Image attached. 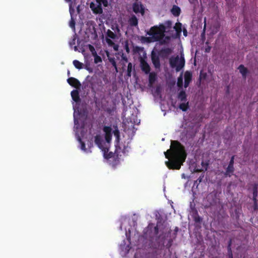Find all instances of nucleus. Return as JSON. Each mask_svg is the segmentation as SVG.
I'll use <instances>...</instances> for the list:
<instances>
[{
	"mask_svg": "<svg viewBox=\"0 0 258 258\" xmlns=\"http://www.w3.org/2000/svg\"><path fill=\"white\" fill-rule=\"evenodd\" d=\"M129 23L132 26H137L138 25L137 18L135 16H132L129 20Z\"/></svg>",
	"mask_w": 258,
	"mask_h": 258,
	"instance_id": "obj_18",
	"label": "nucleus"
},
{
	"mask_svg": "<svg viewBox=\"0 0 258 258\" xmlns=\"http://www.w3.org/2000/svg\"><path fill=\"white\" fill-rule=\"evenodd\" d=\"M195 221L196 222H200L201 219L200 217H198V218H196Z\"/></svg>",
	"mask_w": 258,
	"mask_h": 258,
	"instance_id": "obj_37",
	"label": "nucleus"
},
{
	"mask_svg": "<svg viewBox=\"0 0 258 258\" xmlns=\"http://www.w3.org/2000/svg\"><path fill=\"white\" fill-rule=\"evenodd\" d=\"M133 10L136 14L140 13L142 16L145 14V9L143 5L138 2H136L133 4Z\"/></svg>",
	"mask_w": 258,
	"mask_h": 258,
	"instance_id": "obj_10",
	"label": "nucleus"
},
{
	"mask_svg": "<svg viewBox=\"0 0 258 258\" xmlns=\"http://www.w3.org/2000/svg\"><path fill=\"white\" fill-rule=\"evenodd\" d=\"M74 50H75V51L77 50V46H74Z\"/></svg>",
	"mask_w": 258,
	"mask_h": 258,
	"instance_id": "obj_40",
	"label": "nucleus"
},
{
	"mask_svg": "<svg viewBox=\"0 0 258 258\" xmlns=\"http://www.w3.org/2000/svg\"><path fill=\"white\" fill-rule=\"evenodd\" d=\"M76 1L77 0H66L67 2L70 3V13L71 16V20L69 23V26L74 31L75 30V22L73 15L74 12V8L76 4Z\"/></svg>",
	"mask_w": 258,
	"mask_h": 258,
	"instance_id": "obj_8",
	"label": "nucleus"
},
{
	"mask_svg": "<svg viewBox=\"0 0 258 258\" xmlns=\"http://www.w3.org/2000/svg\"><path fill=\"white\" fill-rule=\"evenodd\" d=\"M229 258H232V256H230V257H229Z\"/></svg>",
	"mask_w": 258,
	"mask_h": 258,
	"instance_id": "obj_43",
	"label": "nucleus"
},
{
	"mask_svg": "<svg viewBox=\"0 0 258 258\" xmlns=\"http://www.w3.org/2000/svg\"><path fill=\"white\" fill-rule=\"evenodd\" d=\"M95 143L103 152L105 158L121 157L130 151L129 138L124 136L121 138L115 125L103 126L102 132L95 137Z\"/></svg>",
	"mask_w": 258,
	"mask_h": 258,
	"instance_id": "obj_1",
	"label": "nucleus"
},
{
	"mask_svg": "<svg viewBox=\"0 0 258 258\" xmlns=\"http://www.w3.org/2000/svg\"><path fill=\"white\" fill-rule=\"evenodd\" d=\"M132 69V64L131 63H129L127 66V76L130 77L131 76V72Z\"/></svg>",
	"mask_w": 258,
	"mask_h": 258,
	"instance_id": "obj_26",
	"label": "nucleus"
},
{
	"mask_svg": "<svg viewBox=\"0 0 258 258\" xmlns=\"http://www.w3.org/2000/svg\"><path fill=\"white\" fill-rule=\"evenodd\" d=\"M180 10L179 7L176 6H174L171 9V12L175 16H177L179 15Z\"/></svg>",
	"mask_w": 258,
	"mask_h": 258,
	"instance_id": "obj_16",
	"label": "nucleus"
},
{
	"mask_svg": "<svg viewBox=\"0 0 258 258\" xmlns=\"http://www.w3.org/2000/svg\"><path fill=\"white\" fill-rule=\"evenodd\" d=\"M185 61L183 56L181 54L180 56L172 57L170 59V64L171 67L176 68L177 72L179 71L183 68Z\"/></svg>",
	"mask_w": 258,
	"mask_h": 258,
	"instance_id": "obj_6",
	"label": "nucleus"
},
{
	"mask_svg": "<svg viewBox=\"0 0 258 258\" xmlns=\"http://www.w3.org/2000/svg\"><path fill=\"white\" fill-rule=\"evenodd\" d=\"M73 64L77 69H81L83 68V63L77 60L73 61Z\"/></svg>",
	"mask_w": 258,
	"mask_h": 258,
	"instance_id": "obj_22",
	"label": "nucleus"
},
{
	"mask_svg": "<svg viewBox=\"0 0 258 258\" xmlns=\"http://www.w3.org/2000/svg\"><path fill=\"white\" fill-rule=\"evenodd\" d=\"M165 27L163 24L154 26L151 28L148 32V36L144 38L147 42L159 41L161 44L168 43L170 40V37L165 36Z\"/></svg>",
	"mask_w": 258,
	"mask_h": 258,
	"instance_id": "obj_4",
	"label": "nucleus"
},
{
	"mask_svg": "<svg viewBox=\"0 0 258 258\" xmlns=\"http://www.w3.org/2000/svg\"><path fill=\"white\" fill-rule=\"evenodd\" d=\"M257 196V187L256 185L254 186L253 191V199L254 203L256 202V197Z\"/></svg>",
	"mask_w": 258,
	"mask_h": 258,
	"instance_id": "obj_25",
	"label": "nucleus"
},
{
	"mask_svg": "<svg viewBox=\"0 0 258 258\" xmlns=\"http://www.w3.org/2000/svg\"><path fill=\"white\" fill-rule=\"evenodd\" d=\"M79 8H80V6H78L77 7V11H78V13H79V11H80Z\"/></svg>",
	"mask_w": 258,
	"mask_h": 258,
	"instance_id": "obj_39",
	"label": "nucleus"
},
{
	"mask_svg": "<svg viewBox=\"0 0 258 258\" xmlns=\"http://www.w3.org/2000/svg\"><path fill=\"white\" fill-rule=\"evenodd\" d=\"M122 59H124L125 61H127V58L125 57L122 56Z\"/></svg>",
	"mask_w": 258,
	"mask_h": 258,
	"instance_id": "obj_38",
	"label": "nucleus"
},
{
	"mask_svg": "<svg viewBox=\"0 0 258 258\" xmlns=\"http://www.w3.org/2000/svg\"><path fill=\"white\" fill-rule=\"evenodd\" d=\"M164 155L168 159L165 162L166 165L172 169H179L186 157L183 147L177 141H171L170 149L165 152Z\"/></svg>",
	"mask_w": 258,
	"mask_h": 258,
	"instance_id": "obj_3",
	"label": "nucleus"
},
{
	"mask_svg": "<svg viewBox=\"0 0 258 258\" xmlns=\"http://www.w3.org/2000/svg\"><path fill=\"white\" fill-rule=\"evenodd\" d=\"M156 75L154 73H151L149 75V83L152 85L155 81Z\"/></svg>",
	"mask_w": 258,
	"mask_h": 258,
	"instance_id": "obj_21",
	"label": "nucleus"
},
{
	"mask_svg": "<svg viewBox=\"0 0 258 258\" xmlns=\"http://www.w3.org/2000/svg\"><path fill=\"white\" fill-rule=\"evenodd\" d=\"M186 94L183 91H181L178 95V99L180 101L179 108L183 111H185L188 107V102L185 99Z\"/></svg>",
	"mask_w": 258,
	"mask_h": 258,
	"instance_id": "obj_9",
	"label": "nucleus"
},
{
	"mask_svg": "<svg viewBox=\"0 0 258 258\" xmlns=\"http://www.w3.org/2000/svg\"><path fill=\"white\" fill-rule=\"evenodd\" d=\"M68 75L70 74V72L69 71H68Z\"/></svg>",
	"mask_w": 258,
	"mask_h": 258,
	"instance_id": "obj_42",
	"label": "nucleus"
},
{
	"mask_svg": "<svg viewBox=\"0 0 258 258\" xmlns=\"http://www.w3.org/2000/svg\"><path fill=\"white\" fill-rule=\"evenodd\" d=\"M183 35L184 36H186L187 35V32L186 29H184L183 30Z\"/></svg>",
	"mask_w": 258,
	"mask_h": 258,
	"instance_id": "obj_33",
	"label": "nucleus"
},
{
	"mask_svg": "<svg viewBox=\"0 0 258 258\" xmlns=\"http://www.w3.org/2000/svg\"><path fill=\"white\" fill-rule=\"evenodd\" d=\"M238 70H239L240 73L242 74V75L245 77L247 73V70L246 68L244 67L243 66L241 65L239 67Z\"/></svg>",
	"mask_w": 258,
	"mask_h": 258,
	"instance_id": "obj_19",
	"label": "nucleus"
},
{
	"mask_svg": "<svg viewBox=\"0 0 258 258\" xmlns=\"http://www.w3.org/2000/svg\"><path fill=\"white\" fill-rule=\"evenodd\" d=\"M116 35L110 30H108L106 33V41L109 45H113L114 43L112 40L116 38Z\"/></svg>",
	"mask_w": 258,
	"mask_h": 258,
	"instance_id": "obj_11",
	"label": "nucleus"
},
{
	"mask_svg": "<svg viewBox=\"0 0 258 258\" xmlns=\"http://www.w3.org/2000/svg\"><path fill=\"white\" fill-rule=\"evenodd\" d=\"M128 222L127 220H125L123 223H122L121 225H120V229H122L123 226H124V225Z\"/></svg>",
	"mask_w": 258,
	"mask_h": 258,
	"instance_id": "obj_31",
	"label": "nucleus"
},
{
	"mask_svg": "<svg viewBox=\"0 0 258 258\" xmlns=\"http://www.w3.org/2000/svg\"><path fill=\"white\" fill-rule=\"evenodd\" d=\"M182 177L185 178V177H184V174H183L182 175Z\"/></svg>",
	"mask_w": 258,
	"mask_h": 258,
	"instance_id": "obj_41",
	"label": "nucleus"
},
{
	"mask_svg": "<svg viewBox=\"0 0 258 258\" xmlns=\"http://www.w3.org/2000/svg\"><path fill=\"white\" fill-rule=\"evenodd\" d=\"M113 48H114V49L115 50H117V49H118V46H117V45H114L113 46Z\"/></svg>",
	"mask_w": 258,
	"mask_h": 258,
	"instance_id": "obj_35",
	"label": "nucleus"
},
{
	"mask_svg": "<svg viewBox=\"0 0 258 258\" xmlns=\"http://www.w3.org/2000/svg\"><path fill=\"white\" fill-rule=\"evenodd\" d=\"M112 29L114 31L115 33H119L120 30L118 26H114L113 25L112 26Z\"/></svg>",
	"mask_w": 258,
	"mask_h": 258,
	"instance_id": "obj_30",
	"label": "nucleus"
},
{
	"mask_svg": "<svg viewBox=\"0 0 258 258\" xmlns=\"http://www.w3.org/2000/svg\"><path fill=\"white\" fill-rule=\"evenodd\" d=\"M141 67L142 70L146 73L148 74L150 71V67L148 64L143 59L141 61Z\"/></svg>",
	"mask_w": 258,
	"mask_h": 258,
	"instance_id": "obj_14",
	"label": "nucleus"
},
{
	"mask_svg": "<svg viewBox=\"0 0 258 258\" xmlns=\"http://www.w3.org/2000/svg\"><path fill=\"white\" fill-rule=\"evenodd\" d=\"M202 165L203 167L201 169H198L197 171H203V170H206L207 169L208 167V164L207 163H204V162H202Z\"/></svg>",
	"mask_w": 258,
	"mask_h": 258,
	"instance_id": "obj_29",
	"label": "nucleus"
},
{
	"mask_svg": "<svg viewBox=\"0 0 258 258\" xmlns=\"http://www.w3.org/2000/svg\"><path fill=\"white\" fill-rule=\"evenodd\" d=\"M72 99L76 103H73L74 109V131L76 137L80 143L81 149L85 153H88L91 152L90 147L89 149L85 148L84 140L85 134L90 130V124H88L86 117L84 113H81L78 108V102L80 100L79 92L77 90H74L71 92Z\"/></svg>",
	"mask_w": 258,
	"mask_h": 258,
	"instance_id": "obj_2",
	"label": "nucleus"
},
{
	"mask_svg": "<svg viewBox=\"0 0 258 258\" xmlns=\"http://www.w3.org/2000/svg\"><path fill=\"white\" fill-rule=\"evenodd\" d=\"M170 234V231L169 230L167 229V231H166V235H167V236L168 237L169 236V235Z\"/></svg>",
	"mask_w": 258,
	"mask_h": 258,
	"instance_id": "obj_36",
	"label": "nucleus"
},
{
	"mask_svg": "<svg viewBox=\"0 0 258 258\" xmlns=\"http://www.w3.org/2000/svg\"><path fill=\"white\" fill-rule=\"evenodd\" d=\"M125 235L127 238V241H123V243L120 245V248L121 250V254L122 255H126L130 249V229L128 228L127 230L126 228L125 227Z\"/></svg>",
	"mask_w": 258,
	"mask_h": 258,
	"instance_id": "obj_7",
	"label": "nucleus"
},
{
	"mask_svg": "<svg viewBox=\"0 0 258 258\" xmlns=\"http://www.w3.org/2000/svg\"><path fill=\"white\" fill-rule=\"evenodd\" d=\"M93 56H94V62L95 63H98L102 61L101 58L99 56L97 55V53L93 55Z\"/></svg>",
	"mask_w": 258,
	"mask_h": 258,
	"instance_id": "obj_24",
	"label": "nucleus"
},
{
	"mask_svg": "<svg viewBox=\"0 0 258 258\" xmlns=\"http://www.w3.org/2000/svg\"><path fill=\"white\" fill-rule=\"evenodd\" d=\"M68 83L73 87L76 88H78L81 86V84L79 81L73 77L70 78L67 80Z\"/></svg>",
	"mask_w": 258,
	"mask_h": 258,
	"instance_id": "obj_12",
	"label": "nucleus"
},
{
	"mask_svg": "<svg viewBox=\"0 0 258 258\" xmlns=\"http://www.w3.org/2000/svg\"><path fill=\"white\" fill-rule=\"evenodd\" d=\"M87 46H88L89 49L90 50V51L91 52L93 55L94 54H96V52L95 50L94 47L93 46H92L90 44H89Z\"/></svg>",
	"mask_w": 258,
	"mask_h": 258,
	"instance_id": "obj_28",
	"label": "nucleus"
},
{
	"mask_svg": "<svg viewBox=\"0 0 258 258\" xmlns=\"http://www.w3.org/2000/svg\"><path fill=\"white\" fill-rule=\"evenodd\" d=\"M108 5L107 0H95L90 4V8L94 13L100 14L102 12V7H105Z\"/></svg>",
	"mask_w": 258,
	"mask_h": 258,
	"instance_id": "obj_5",
	"label": "nucleus"
},
{
	"mask_svg": "<svg viewBox=\"0 0 258 258\" xmlns=\"http://www.w3.org/2000/svg\"><path fill=\"white\" fill-rule=\"evenodd\" d=\"M191 74L187 71L184 73V86L185 88L188 87L190 82L191 80Z\"/></svg>",
	"mask_w": 258,
	"mask_h": 258,
	"instance_id": "obj_13",
	"label": "nucleus"
},
{
	"mask_svg": "<svg viewBox=\"0 0 258 258\" xmlns=\"http://www.w3.org/2000/svg\"><path fill=\"white\" fill-rule=\"evenodd\" d=\"M174 28L175 29L176 33L178 35H179L182 30V25L181 23H176L174 27Z\"/></svg>",
	"mask_w": 258,
	"mask_h": 258,
	"instance_id": "obj_20",
	"label": "nucleus"
},
{
	"mask_svg": "<svg viewBox=\"0 0 258 258\" xmlns=\"http://www.w3.org/2000/svg\"><path fill=\"white\" fill-rule=\"evenodd\" d=\"M111 61L112 62V65L115 67V69L116 70L117 68H116V63H115V61L113 60Z\"/></svg>",
	"mask_w": 258,
	"mask_h": 258,
	"instance_id": "obj_34",
	"label": "nucleus"
},
{
	"mask_svg": "<svg viewBox=\"0 0 258 258\" xmlns=\"http://www.w3.org/2000/svg\"><path fill=\"white\" fill-rule=\"evenodd\" d=\"M154 64L156 68H158L159 67V62H158V61H154Z\"/></svg>",
	"mask_w": 258,
	"mask_h": 258,
	"instance_id": "obj_32",
	"label": "nucleus"
},
{
	"mask_svg": "<svg viewBox=\"0 0 258 258\" xmlns=\"http://www.w3.org/2000/svg\"><path fill=\"white\" fill-rule=\"evenodd\" d=\"M130 122L132 123L131 126L133 127L134 124H138L140 123V120L137 118L136 115H133L132 118H130Z\"/></svg>",
	"mask_w": 258,
	"mask_h": 258,
	"instance_id": "obj_17",
	"label": "nucleus"
},
{
	"mask_svg": "<svg viewBox=\"0 0 258 258\" xmlns=\"http://www.w3.org/2000/svg\"><path fill=\"white\" fill-rule=\"evenodd\" d=\"M76 39H77V36L75 34L73 36L72 39L69 42V44L71 47L73 46L76 44Z\"/></svg>",
	"mask_w": 258,
	"mask_h": 258,
	"instance_id": "obj_23",
	"label": "nucleus"
},
{
	"mask_svg": "<svg viewBox=\"0 0 258 258\" xmlns=\"http://www.w3.org/2000/svg\"><path fill=\"white\" fill-rule=\"evenodd\" d=\"M233 172V157L230 160V163L227 168L226 174L230 176L231 174Z\"/></svg>",
	"mask_w": 258,
	"mask_h": 258,
	"instance_id": "obj_15",
	"label": "nucleus"
},
{
	"mask_svg": "<svg viewBox=\"0 0 258 258\" xmlns=\"http://www.w3.org/2000/svg\"><path fill=\"white\" fill-rule=\"evenodd\" d=\"M177 86L179 87H181L182 86V75L180 76V77L178 78L177 80Z\"/></svg>",
	"mask_w": 258,
	"mask_h": 258,
	"instance_id": "obj_27",
	"label": "nucleus"
}]
</instances>
